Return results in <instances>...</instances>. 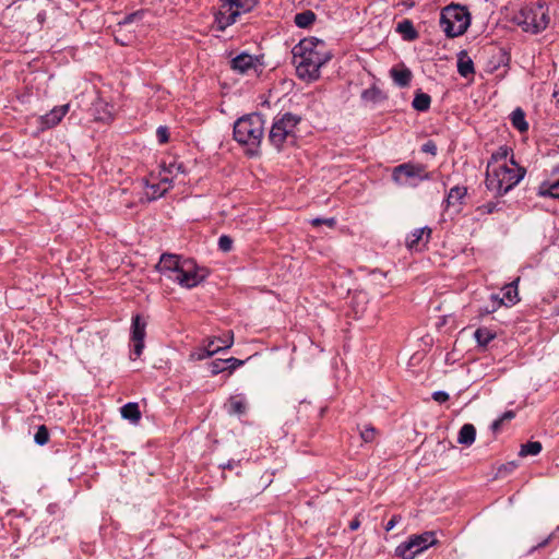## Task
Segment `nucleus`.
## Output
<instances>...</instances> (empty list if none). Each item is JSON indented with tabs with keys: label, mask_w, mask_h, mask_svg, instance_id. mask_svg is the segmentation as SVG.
<instances>
[{
	"label": "nucleus",
	"mask_w": 559,
	"mask_h": 559,
	"mask_svg": "<svg viewBox=\"0 0 559 559\" xmlns=\"http://www.w3.org/2000/svg\"><path fill=\"white\" fill-rule=\"evenodd\" d=\"M156 136L160 144L167 143L169 139L168 129L164 126L158 127L156 130Z\"/></svg>",
	"instance_id": "nucleus-40"
},
{
	"label": "nucleus",
	"mask_w": 559,
	"mask_h": 559,
	"mask_svg": "<svg viewBox=\"0 0 559 559\" xmlns=\"http://www.w3.org/2000/svg\"><path fill=\"white\" fill-rule=\"evenodd\" d=\"M402 520L401 515H393L389 521L388 523L385 524L384 528L386 532H390L391 530H393L395 527V525L397 523H400V521Z\"/></svg>",
	"instance_id": "nucleus-44"
},
{
	"label": "nucleus",
	"mask_w": 559,
	"mask_h": 559,
	"mask_svg": "<svg viewBox=\"0 0 559 559\" xmlns=\"http://www.w3.org/2000/svg\"><path fill=\"white\" fill-rule=\"evenodd\" d=\"M457 72L463 78H468L474 73V63L473 60L468 57L465 51H462L459 55L457 59Z\"/></svg>",
	"instance_id": "nucleus-21"
},
{
	"label": "nucleus",
	"mask_w": 559,
	"mask_h": 559,
	"mask_svg": "<svg viewBox=\"0 0 559 559\" xmlns=\"http://www.w3.org/2000/svg\"><path fill=\"white\" fill-rule=\"evenodd\" d=\"M520 281V278H516L514 282L506 285L503 287V299H504V305H514L518 300H519V297H518V282Z\"/></svg>",
	"instance_id": "nucleus-28"
},
{
	"label": "nucleus",
	"mask_w": 559,
	"mask_h": 559,
	"mask_svg": "<svg viewBox=\"0 0 559 559\" xmlns=\"http://www.w3.org/2000/svg\"><path fill=\"white\" fill-rule=\"evenodd\" d=\"M211 372L216 376L225 370H228L225 359H215L210 364Z\"/></svg>",
	"instance_id": "nucleus-35"
},
{
	"label": "nucleus",
	"mask_w": 559,
	"mask_h": 559,
	"mask_svg": "<svg viewBox=\"0 0 559 559\" xmlns=\"http://www.w3.org/2000/svg\"><path fill=\"white\" fill-rule=\"evenodd\" d=\"M207 275L209 271L206 269L199 266L192 259H186L171 281L183 288L191 289L201 284Z\"/></svg>",
	"instance_id": "nucleus-8"
},
{
	"label": "nucleus",
	"mask_w": 559,
	"mask_h": 559,
	"mask_svg": "<svg viewBox=\"0 0 559 559\" xmlns=\"http://www.w3.org/2000/svg\"><path fill=\"white\" fill-rule=\"evenodd\" d=\"M431 235V229L429 227H421L414 229L406 238V246L411 250H418L420 245L425 246Z\"/></svg>",
	"instance_id": "nucleus-16"
},
{
	"label": "nucleus",
	"mask_w": 559,
	"mask_h": 559,
	"mask_svg": "<svg viewBox=\"0 0 559 559\" xmlns=\"http://www.w3.org/2000/svg\"><path fill=\"white\" fill-rule=\"evenodd\" d=\"M391 76L394 83L400 87H405L409 84L412 79V72L408 69H392Z\"/></svg>",
	"instance_id": "nucleus-25"
},
{
	"label": "nucleus",
	"mask_w": 559,
	"mask_h": 559,
	"mask_svg": "<svg viewBox=\"0 0 559 559\" xmlns=\"http://www.w3.org/2000/svg\"><path fill=\"white\" fill-rule=\"evenodd\" d=\"M37 19L41 23L45 20V13L44 12L38 13Z\"/></svg>",
	"instance_id": "nucleus-51"
},
{
	"label": "nucleus",
	"mask_w": 559,
	"mask_h": 559,
	"mask_svg": "<svg viewBox=\"0 0 559 559\" xmlns=\"http://www.w3.org/2000/svg\"><path fill=\"white\" fill-rule=\"evenodd\" d=\"M498 202H487L480 206H478L476 209V212L479 214V215H487V214H491L493 213L495 211L498 210Z\"/></svg>",
	"instance_id": "nucleus-36"
},
{
	"label": "nucleus",
	"mask_w": 559,
	"mask_h": 559,
	"mask_svg": "<svg viewBox=\"0 0 559 559\" xmlns=\"http://www.w3.org/2000/svg\"><path fill=\"white\" fill-rule=\"evenodd\" d=\"M313 226H320L322 224L326 225L330 228H333L336 225V219L334 217L330 218H313L311 221Z\"/></svg>",
	"instance_id": "nucleus-41"
},
{
	"label": "nucleus",
	"mask_w": 559,
	"mask_h": 559,
	"mask_svg": "<svg viewBox=\"0 0 559 559\" xmlns=\"http://www.w3.org/2000/svg\"><path fill=\"white\" fill-rule=\"evenodd\" d=\"M295 24L298 26V27H301V28H307L309 27L310 25L313 24V22L316 21V14L310 11V10H307V11H304V12H300V13H297L295 15Z\"/></svg>",
	"instance_id": "nucleus-31"
},
{
	"label": "nucleus",
	"mask_w": 559,
	"mask_h": 559,
	"mask_svg": "<svg viewBox=\"0 0 559 559\" xmlns=\"http://www.w3.org/2000/svg\"><path fill=\"white\" fill-rule=\"evenodd\" d=\"M503 421L502 419L499 417L498 419L493 420V423L491 424V429L493 432H497L500 430L501 426H502Z\"/></svg>",
	"instance_id": "nucleus-48"
},
{
	"label": "nucleus",
	"mask_w": 559,
	"mask_h": 559,
	"mask_svg": "<svg viewBox=\"0 0 559 559\" xmlns=\"http://www.w3.org/2000/svg\"><path fill=\"white\" fill-rule=\"evenodd\" d=\"M469 23V12L465 7L452 4L441 11L440 27L448 37L453 38L464 34Z\"/></svg>",
	"instance_id": "nucleus-4"
},
{
	"label": "nucleus",
	"mask_w": 559,
	"mask_h": 559,
	"mask_svg": "<svg viewBox=\"0 0 559 559\" xmlns=\"http://www.w3.org/2000/svg\"><path fill=\"white\" fill-rule=\"evenodd\" d=\"M173 187V179L167 175L159 174V181L157 183L148 185L151 198L157 199L163 197Z\"/></svg>",
	"instance_id": "nucleus-18"
},
{
	"label": "nucleus",
	"mask_w": 559,
	"mask_h": 559,
	"mask_svg": "<svg viewBox=\"0 0 559 559\" xmlns=\"http://www.w3.org/2000/svg\"><path fill=\"white\" fill-rule=\"evenodd\" d=\"M512 126L520 132H525L528 129V123L525 119V112L521 108H515L511 114Z\"/></svg>",
	"instance_id": "nucleus-26"
},
{
	"label": "nucleus",
	"mask_w": 559,
	"mask_h": 559,
	"mask_svg": "<svg viewBox=\"0 0 559 559\" xmlns=\"http://www.w3.org/2000/svg\"><path fill=\"white\" fill-rule=\"evenodd\" d=\"M359 525H360L359 521H358V520H354V521H352V522L349 523V528H350L352 531H356V530L359 527Z\"/></svg>",
	"instance_id": "nucleus-50"
},
{
	"label": "nucleus",
	"mask_w": 559,
	"mask_h": 559,
	"mask_svg": "<svg viewBox=\"0 0 559 559\" xmlns=\"http://www.w3.org/2000/svg\"><path fill=\"white\" fill-rule=\"evenodd\" d=\"M542 451V443L538 441H531L521 447L520 455H537Z\"/></svg>",
	"instance_id": "nucleus-33"
},
{
	"label": "nucleus",
	"mask_w": 559,
	"mask_h": 559,
	"mask_svg": "<svg viewBox=\"0 0 559 559\" xmlns=\"http://www.w3.org/2000/svg\"><path fill=\"white\" fill-rule=\"evenodd\" d=\"M396 31L403 35L407 40H413L417 37V32L409 20H403L397 24Z\"/></svg>",
	"instance_id": "nucleus-32"
},
{
	"label": "nucleus",
	"mask_w": 559,
	"mask_h": 559,
	"mask_svg": "<svg viewBox=\"0 0 559 559\" xmlns=\"http://www.w3.org/2000/svg\"><path fill=\"white\" fill-rule=\"evenodd\" d=\"M142 15H143L142 11H136V12L130 13V14L126 15L122 21L119 22V25H129L135 21L141 20Z\"/></svg>",
	"instance_id": "nucleus-39"
},
{
	"label": "nucleus",
	"mask_w": 559,
	"mask_h": 559,
	"mask_svg": "<svg viewBox=\"0 0 559 559\" xmlns=\"http://www.w3.org/2000/svg\"><path fill=\"white\" fill-rule=\"evenodd\" d=\"M70 108L69 104L52 108L48 114L40 116V124L45 129L56 127L62 118L68 114Z\"/></svg>",
	"instance_id": "nucleus-15"
},
{
	"label": "nucleus",
	"mask_w": 559,
	"mask_h": 559,
	"mask_svg": "<svg viewBox=\"0 0 559 559\" xmlns=\"http://www.w3.org/2000/svg\"><path fill=\"white\" fill-rule=\"evenodd\" d=\"M360 437L365 442H372L376 438V429L372 426H366L360 431Z\"/></svg>",
	"instance_id": "nucleus-38"
},
{
	"label": "nucleus",
	"mask_w": 559,
	"mask_h": 559,
	"mask_svg": "<svg viewBox=\"0 0 559 559\" xmlns=\"http://www.w3.org/2000/svg\"><path fill=\"white\" fill-rule=\"evenodd\" d=\"M537 194L539 197L559 199V169H557L549 179L540 183Z\"/></svg>",
	"instance_id": "nucleus-17"
},
{
	"label": "nucleus",
	"mask_w": 559,
	"mask_h": 559,
	"mask_svg": "<svg viewBox=\"0 0 559 559\" xmlns=\"http://www.w3.org/2000/svg\"><path fill=\"white\" fill-rule=\"evenodd\" d=\"M474 337L479 346L485 347L496 337V333L487 328H478Z\"/></svg>",
	"instance_id": "nucleus-29"
},
{
	"label": "nucleus",
	"mask_w": 559,
	"mask_h": 559,
	"mask_svg": "<svg viewBox=\"0 0 559 559\" xmlns=\"http://www.w3.org/2000/svg\"><path fill=\"white\" fill-rule=\"evenodd\" d=\"M466 195V188L455 186L450 189L448 195H447V206H459L461 204V201Z\"/></svg>",
	"instance_id": "nucleus-23"
},
{
	"label": "nucleus",
	"mask_w": 559,
	"mask_h": 559,
	"mask_svg": "<svg viewBox=\"0 0 559 559\" xmlns=\"http://www.w3.org/2000/svg\"><path fill=\"white\" fill-rule=\"evenodd\" d=\"M264 120L259 114H251L239 118L234 124L235 140L252 148H257L263 138Z\"/></svg>",
	"instance_id": "nucleus-3"
},
{
	"label": "nucleus",
	"mask_w": 559,
	"mask_h": 559,
	"mask_svg": "<svg viewBox=\"0 0 559 559\" xmlns=\"http://www.w3.org/2000/svg\"><path fill=\"white\" fill-rule=\"evenodd\" d=\"M186 259L177 254L164 253L162 254L156 269L164 274L167 278L173 280L177 271L180 270L182 261Z\"/></svg>",
	"instance_id": "nucleus-14"
},
{
	"label": "nucleus",
	"mask_w": 559,
	"mask_h": 559,
	"mask_svg": "<svg viewBox=\"0 0 559 559\" xmlns=\"http://www.w3.org/2000/svg\"><path fill=\"white\" fill-rule=\"evenodd\" d=\"M503 305V298H501L498 294H491L485 305L479 308L478 313L479 316L493 313Z\"/></svg>",
	"instance_id": "nucleus-20"
},
{
	"label": "nucleus",
	"mask_w": 559,
	"mask_h": 559,
	"mask_svg": "<svg viewBox=\"0 0 559 559\" xmlns=\"http://www.w3.org/2000/svg\"><path fill=\"white\" fill-rule=\"evenodd\" d=\"M299 121L300 118L290 112L275 118L269 134L270 142L280 150L289 138H294Z\"/></svg>",
	"instance_id": "nucleus-7"
},
{
	"label": "nucleus",
	"mask_w": 559,
	"mask_h": 559,
	"mask_svg": "<svg viewBox=\"0 0 559 559\" xmlns=\"http://www.w3.org/2000/svg\"><path fill=\"white\" fill-rule=\"evenodd\" d=\"M146 322L145 320L140 316L136 314L132 318V324H131V337L130 341L132 343V352H131V359L139 358L144 349V338L146 335Z\"/></svg>",
	"instance_id": "nucleus-12"
},
{
	"label": "nucleus",
	"mask_w": 559,
	"mask_h": 559,
	"mask_svg": "<svg viewBox=\"0 0 559 559\" xmlns=\"http://www.w3.org/2000/svg\"><path fill=\"white\" fill-rule=\"evenodd\" d=\"M233 343H234L233 333L228 332L223 337H214L213 340L209 341L207 345L204 346L203 348L199 349V352L193 354V356L198 360H202V359L213 356L214 354H216L223 349L229 348L233 345Z\"/></svg>",
	"instance_id": "nucleus-13"
},
{
	"label": "nucleus",
	"mask_w": 559,
	"mask_h": 559,
	"mask_svg": "<svg viewBox=\"0 0 559 559\" xmlns=\"http://www.w3.org/2000/svg\"><path fill=\"white\" fill-rule=\"evenodd\" d=\"M230 68L239 74L259 73L263 69L262 57L241 52L230 60Z\"/></svg>",
	"instance_id": "nucleus-11"
},
{
	"label": "nucleus",
	"mask_w": 559,
	"mask_h": 559,
	"mask_svg": "<svg viewBox=\"0 0 559 559\" xmlns=\"http://www.w3.org/2000/svg\"><path fill=\"white\" fill-rule=\"evenodd\" d=\"M430 104H431V98L428 94L423 93V92H417L413 99L412 106L414 109H416L418 111H427L430 108Z\"/></svg>",
	"instance_id": "nucleus-30"
},
{
	"label": "nucleus",
	"mask_w": 559,
	"mask_h": 559,
	"mask_svg": "<svg viewBox=\"0 0 559 559\" xmlns=\"http://www.w3.org/2000/svg\"><path fill=\"white\" fill-rule=\"evenodd\" d=\"M376 90H365L361 94L364 99H373L376 95Z\"/></svg>",
	"instance_id": "nucleus-46"
},
{
	"label": "nucleus",
	"mask_w": 559,
	"mask_h": 559,
	"mask_svg": "<svg viewBox=\"0 0 559 559\" xmlns=\"http://www.w3.org/2000/svg\"><path fill=\"white\" fill-rule=\"evenodd\" d=\"M432 399L438 403H444L449 400V394L444 391H436L432 394Z\"/></svg>",
	"instance_id": "nucleus-43"
},
{
	"label": "nucleus",
	"mask_w": 559,
	"mask_h": 559,
	"mask_svg": "<svg viewBox=\"0 0 559 559\" xmlns=\"http://www.w3.org/2000/svg\"><path fill=\"white\" fill-rule=\"evenodd\" d=\"M476 438V428L472 424H464L457 436V442L464 447H469Z\"/></svg>",
	"instance_id": "nucleus-19"
},
{
	"label": "nucleus",
	"mask_w": 559,
	"mask_h": 559,
	"mask_svg": "<svg viewBox=\"0 0 559 559\" xmlns=\"http://www.w3.org/2000/svg\"><path fill=\"white\" fill-rule=\"evenodd\" d=\"M552 538V534H550L547 538H545L543 542L538 543L535 547H533L532 550H535L537 548H542V547H545L546 545H548V543L551 540Z\"/></svg>",
	"instance_id": "nucleus-49"
},
{
	"label": "nucleus",
	"mask_w": 559,
	"mask_h": 559,
	"mask_svg": "<svg viewBox=\"0 0 559 559\" xmlns=\"http://www.w3.org/2000/svg\"><path fill=\"white\" fill-rule=\"evenodd\" d=\"M218 248L223 252H228L233 248V239L227 235H222L218 238Z\"/></svg>",
	"instance_id": "nucleus-37"
},
{
	"label": "nucleus",
	"mask_w": 559,
	"mask_h": 559,
	"mask_svg": "<svg viewBox=\"0 0 559 559\" xmlns=\"http://www.w3.org/2000/svg\"><path fill=\"white\" fill-rule=\"evenodd\" d=\"M423 151L435 155L437 153V146L433 142L429 141L423 145Z\"/></svg>",
	"instance_id": "nucleus-45"
},
{
	"label": "nucleus",
	"mask_w": 559,
	"mask_h": 559,
	"mask_svg": "<svg viewBox=\"0 0 559 559\" xmlns=\"http://www.w3.org/2000/svg\"><path fill=\"white\" fill-rule=\"evenodd\" d=\"M514 20L523 31L536 34L547 27L549 23L548 10L542 4L526 7L520 11Z\"/></svg>",
	"instance_id": "nucleus-6"
},
{
	"label": "nucleus",
	"mask_w": 559,
	"mask_h": 559,
	"mask_svg": "<svg viewBox=\"0 0 559 559\" xmlns=\"http://www.w3.org/2000/svg\"><path fill=\"white\" fill-rule=\"evenodd\" d=\"M436 543L435 533L425 532L420 535L411 536L406 542L396 547L395 552L396 556L403 559H414L416 555L423 552Z\"/></svg>",
	"instance_id": "nucleus-9"
},
{
	"label": "nucleus",
	"mask_w": 559,
	"mask_h": 559,
	"mask_svg": "<svg viewBox=\"0 0 559 559\" xmlns=\"http://www.w3.org/2000/svg\"><path fill=\"white\" fill-rule=\"evenodd\" d=\"M293 62L300 79L314 81L320 75V69L331 58L332 53L324 40L307 37L294 46Z\"/></svg>",
	"instance_id": "nucleus-2"
},
{
	"label": "nucleus",
	"mask_w": 559,
	"mask_h": 559,
	"mask_svg": "<svg viewBox=\"0 0 559 559\" xmlns=\"http://www.w3.org/2000/svg\"><path fill=\"white\" fill-rule=\"evenodd\" d=\"M121 416L131 423H138L141 418L139 405L136 403H127L120 409Z\"/></svg>",
	"instance_id": "nucleus-24"
},
{
	"label": "nucleus",
	"mask_w": 559,
	"mask_h": 559,
	"mask_svg": "<svg viewBox=\"0 0 559 559\" xmlns=\"http://www.w3.org/2000/svg\"><path fill=\"white\" fill-rule=\"evenodd\" d=\"M216 14V23L221 31L237 22L241 14L250 12L257 4V0H221Z\"/></svg>",
	"instance_id": "nucleus-5"
},
{
	"label": "nucleus",
	"mask_w": 559,
	"mask_h": 559,
	"mask_svg": "<svg viewBox=\"0 0 559 559\" xmlns=\"http://www.w3.org/2000/svg\"><path fill=\"white\" fill-rule=\"evenodd\" d=\"M521 167L511 156L508 147L501 146L492 153L486 170V186L497 195H503L512 190L525 176Z\"/></svg>",
	"instance_id": "nucleus-1"
},
{
	"label": "nucleus",
	"mask_w": 559,
	"mask_h": 559,
	"mask_svg": "<svg viewBox=\"0 0 559 559\" xmlns=\"http://www.w3.org/2000/svg\"><path fill=\"white\" fill-rule=\"evenodd\" d=\"M393 180L401 186H416L418 181L428 180L429 174L420 164L405 163L394 167Z\"/></svg>",
	"instance_id": "nucleus-10"
},
{
	"label": "nucleus",
	"mask_w": 559,
	"mask_h": 559,
	"mask_svg": "<svg viewBox=\"0 0 559 559\" xmlns=\"http://www.w3.org/2000/svg\"><path fill=\"white\" fill-rule=\"evenodd\" d=\"M159 174L167 175L174 182L179 175L186 174V167L182 163L174 160L168 165H164Z\"/></svg>",
	"instance_id": "nucleus-22"
},
{
	"label": "nucleus",
	"mask_w": 559,
	"mask_h": 559,
	"mask_svg": "<svg viewBox=\"0 0 559 559\" xmlns=\"http://www.w3.org/2000/svg\"><path fill=\"white\" fill-rule=\"evenodd\" d=\"M515 417V413L513 411H507L504 412L500 418L502 419V421H506V420H511Z\"/></svg>",
	"instance_id": "nucleus-47"
},
{
	"label": "nucleus",
	"mask_w": 559,
	"mask_h": 559,
	"mask_svg": "<svg viewBox=\"0 0 559 559\" xmlns=\"http://www.w3.org/2000/svg\"><path fill=\"white\" fill-rule=\"evenodd\" d=\"M227 412L234 415H242L246 412V401L242 396H231L226 404Z\"/></svg>",
	"instance_id": "nucleus-27"
},
{
	"label": "nucleus",
	"mask_w": 559,
	"mask_h": 559,
	"mask_svg": "<svg viewBox=\"0 0 559 559\" xmlns=\"http://www.w3.org/2000/svg\"><path fill=\"white\" fill-rule=\"evenodd\" d=\"M34 440L38 445H45L49 440V432L45 426H40L35 436Z\"/></svg>",
	"instance_id": "nucleus-34"
},
{
	"label": "nucleus",
	"mask_w": 559,
	"mask_h": 559,
	"mask_svg": "<svg viewBox=\"0 0 559 559\" xmlns=\"http://www.w3.org/2000/svg\"><path fill=\"white\" fill-rule=\"evenodd\" d=\"M225 362L227 365V368L229 370V372L231 373L237 367H240L243 365V360H239L237 358H227L225 359Z\"/></svg>",
	"instance_id": "nucleus-42"
}]
</instances>
